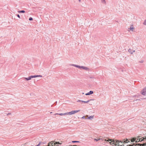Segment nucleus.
<instances>
[{
    "label": "nucleus",
    "mask_w": 146,
    "mask_h": 146,
    "mask_svg": "<svg viewBox=\"0 0 146 146\" xmlns=\"http://www.w3.org/2000/svg\"><path fill=\"white\" fill-rule=\"evenodd\" d=\"M128 140V139H126L125 141V139H123V141H119L117 140H115V141L114 140H113L112 141H111V142H110L111 144H114L115 146H116L117 145V146H122L123 145V143H126L127 141Z\"/></svg>",
    "instance_id": "1"
},
{
    "label": "nucleus",
    "mask_w": 146,
    "mask_h": 146,
    "mask_svg": "<svg viewBox=\"0 0 146 146\" xmlns=\"http://www.w3.org/2000/svg\"><path fill=\"white\" fill-rule=\"evenodd\" d=\"M94 140L96 141H98L100 140L102 141H107L109 142V141H111V139H108L107 140L106 139H105L104 138H97V139H94Z\"/></svg>",
    "instance_id": "2"
},
{
    "label": "nucleus",
    "mask_w": 146,
    "mask_h": 146,
    "mask_svg": "<svg viewBox=\"0 0 146 146\" xmlns=\"http://www.w3.org/2000/svg\"><path fill=\"white\" fill-rule=\"evenodd\" d=\"M139 145L140 146H144L146 145V143H144L142 144H139V143H137L136 144H133L132 145H127V146H138Z\"/></svg>",
    "instance_id": "3"
},
{
    "label": "nucleus",
    "mask_w": 146,
    "mask_h": 146,
    "mask_svg": "<svg viewBox=\"0 0 146 146\" xmlns=\"http://www.w3.org/2000/svg\"><path fill=\"white\" fill-rule=\"evenodd\" d=\"M80 111V110L72 111L70 112H67L68 115H71L74 114Z\"/></svg>",
    "instance_id": "4"
},
{
    "label": "nucleus",
    "mask_w": 146,
    "mask_h": 146,
    "mask_svg": "<svg viewBox=\"0 0 146 146\" xmlns=\"http://www.w3.org/2000/svg\"><path fill=\"white\" fill-rule=\"evenodd\" d=\"M138 137V138H139V137ZM146 140V137H145V138H144V137L143 138V139H141V138H139V139H136V141H135L136 142H139V141L140 142H141V141H145V140Z\"/></svg>",
    "instance_id": "5"
},
{
    "label": "nucleus",
    "mask_w": 146,
    "mask_h": 146,
    "mask_svg": "<svg viewBox=\"0 0 146 146\" xmlns=\"http://www.w3.org/2000/svg\"><path fill=\"white\" fill-rule=\"evenodd\" d=\"M141 94L143 95L146 94V86L141 91Z\"/></svg>",
    "instance_id": "6"
},
{
    "label": "nucleus",
    "mask_w": 146,
    "mask_h": 146,
    "mask_svg": "<svg viewBox=\"0 0 146 146\" xmlns=\"http://www.w3.org/2000/svg\"><path fill=\"white\" fill-rule=\"evenodd\" d=\"M68 115L67 112L65 113H55L54 114V115Z\"/></svg>",
    "instance_id": "7"
},
{
    "label": "nucleus",
    "mask_w": 146,
    "mask_h": 146,
    "mask_svg": "<svg viewBox=\"0 0 146 146\" xmlns=\"http://www.w3.org/2000/svg\"><path fill=\"white\" fill-rule=\"evenodd\" d=\"M42 77V76L41 75H35L34 76H31V77H32V78H36V77Z\"/></svg>",
    "instance_id": "8"
},
{
    "label": "nucleus",
    "mask_w": 146,
    "mask_h": 146,
    "mask_svg": "<svg viewBox=\"0 0 146 146\" xmlns=\"http://www.w3.org/2000/svg\"><path fill=\"white\" fill-rule=\"evenodd\" d=\"M54 141H51V142L49 143H48V146H53V145H54Z\"/></svg>",
    "instance_id": "9"
},
{
    "label": "nucleus",
    "mask_w": 146,
    "mask_h": 146,
    "mask_svg": "<svg viewBox=\"0 0 146 146\" xmlns=\"http://www.w3.org/2000/svg\"><path fill=\"white\" fill-rule=\"evenodd\" d=\"M94 93V92L93 91H90L88 93L86 94L85 95H90V94H92Z\"/></svg>",
    "instance_id": "10"
},
{
    "label": "nucleus",
    "mask_w": 146,
    "mask_h": 146,
    "mask_svg": "<svg viewBox=\"0 0 146 146\" xmlns=\"http://www.w3.org/2000/svg\"><path fill=\"white\" fill-rule=\"evenodd\" d=\"M31 78H32V77H31V76H29L28 78H24V79H25L27 80H30Z\"/></svg>",
    "instance_id": "11"
},
{
    "label": "nucleus",
    "mask_w": 146,
    "mask_h": 146,
    "mask_svg": "<svg viewBox=\"0 0 146 146\" xmlns=\"http://www.w3.org/2000/svg\"><path fill=\"white\" fill-rule=\"evenodd\" d=\"M94 100L90 99V100H88L87 101H82V102H83V103H88L89 102H90V101H91V100Z\"/></svg>",
    "instance_id": "12"
},
{
    "label": "nucleus",
    "mask_w": 146,
    "mask_h": 146,
    "mask_svg": "<svg viewBox=\"0 0 146 146\" xmlns=\"http://www.w3.org/2000/svg\"><path fill=\"white\" fill-rule=\"evenodd\" d=\"M128 51L131 54H132L133 53V52H135V50H133L132 51V50L130 49H129L128 50Z\"/></svg>",
    "instance_id": "13"
},
{
    "label": "nucleus",
    "mask_w": 146,
    "mask_h": 146,
    "mask_svg": "<svg viewBox=\"0 0 146 146\" xmlns=\"http://www.w3.org/2000/svg\"><path fill=\"white\" fill-rule=\"evenodd\" d=\"M86 117H88V119H93L94 117V116H91L89 117H88V115H86Z\"/></svg>",
    "instance_id": "14"
},
{
    "label": "nucleus",
    "mask_w": 146,
    "mask_h": 146,
    "mask_svg": "<svg viewBox=\"0 0 146 146\" xmlns=\"http://www.w3.org/2000/svg\"><path fill=\"white\" fill-rule=\"evenodd\" d=\"M129 29H130L132 31H133V30L134 29V28H133V25H131V26L130 27V28Z\"/></svg>",
    "instance_id": "15"
},
{
    "label": "nucleus",
    "mask_w": 146,
    "mask_h": 146,
    "mask_svg": "<svg viewBox=\"0 0 146 146\" xmlns=\"http://www.w3.org/2000/svg\"><path fill=\"white\" fill-rule=\"evenodd\" d=\"M84 66H78L77 65V68H78L79 69H83Z\"/></svg>",
    "instance_id": "16"
},
{
    "label": "nucleus",
    "mask_w": 146,
    "mask_h": 146,
    "mask_svg": "<svg viewBox=\"0 0 146 146\" xmlns=\"http://www.w3.org/2000/svg\"><path fill=\"white\" fill-rule=\"evenodd\" d=\"M83 69L85 70H89V69L88 68H87V67H86L85 66H84Z\"/></svg>",
    "instance_id": "17"
},
{
    "label": "nucleus",
    "mask_w": 146,
    "mask_h": 146,
    "mask_svg": "<svg viewBox=\"0 0 146 146\" xmlns=\"http://www.w3.org/2000/svg\"><path fill=\"white\" fill-rule=\"evenodd\" d=\"M54 145L55 146V145H56V144H61V143H60L59 142H55V141H54Z\"/></svg>",
    "instance_id": "18"
},
{
    "label": "nucleus",
    "mask_w": 146,
    "mask_h": 146,
    "mask_svg": "<svg viewBox=\"0 0 146 146\" xmlns=\"http://www.w3.org/2000/svg\"><path fill=\"white\" fill-rule=\"evenodd\" d=\"M70 66H74L75 67H77V65H76V64H70Z\"/></svg>",
    "instance_id": "19"
},
{
    "label": "nucleus",
    "mask_w": 146,
    "mask_h": 146,
    "mask_svg": "<svg viewBox=\"0 0 146 146\" xmlns=\"http://www.w3.org/2000/svg\"><path fill=\"white\" fill-rule=\"evenodd\" d=\"M18 12L19 13H24L25 12V11L24 10H22L21 11H18Z\"/></svg>",
    "instance_id": "20"
},
{
    "label": "nucleus",
    "mask_w": 146,
    "mask_h": 146,
    "mask_svg": "<svg viewBox=\"0 0 146 146\" xmlns=\"http://www.w3.org/2000/svg\"><path fill=\"white\" fill-rule=\"evenodd\" d=\"M136 138H133L131 139V141L132 142H133L135 141H136Z\"/></svg>",
    "instance_id": "21"
},
{
    "label": "nucleus",
    "mask_w": 146,
    "mask_h": 146,
    "mask_svg": "<svg viewBox=\"0 0 146 146\" xmlns=\"http://www.w3.org/2000/svg\"><path fill=\"white\" fill-rule=\"evenodd\" d=\"M82 101H83V100H77V102H80V103H81V104H82L83 102H82Z\"/></svg>",
    "instance_id": "22"
},
{
    "label": "nucleus",
    "mask_w": 146,
    "mask_h": 146,
    "mask_svg": "<svg viewBox=\"0 0 146 146\" xmlns=\"http://www.w3.org/2000/svg\"><path fill=\"white\" fill-rule=\"evenodd\" d=\"M101 2L104 4H105L106 3V2L105 0H101Z\"/></svg>",
    "instance_id": "23"
},
{
    "label": "nucleus",
    "mask_w": 146,
    "mask_h": 146,
    "mask_svg": "<svg viewBox=\"0 0 146 146\" xmlns=\"http://www.w3.org/2000/svg\"><path fill=\"white\" fill-rule=\"evenodd\" d=\"M143 24L144 25H146V19L145 20L143 23Z\"/></svg>",
    "instance_id": "24"
},
{
    "label": "nucleus",
    "mask_w": 146,
    "mask_h": 146,
    "mask_svg": "<svg viewBox=\"0 0 146 146\" xmlns=\"http://www.w3.org/2000/svg\"><path fill=\"white\" fill-rule=\"evenodd\" d=\"M72 143H76V142H79V141H72Z\"/></svg>",
    "instance_id": "25"
},
{
    "label": "nucleus",
    "mask_w": 146,
    "mask_h": 146,
    "mask_svg": "<svg viewBox=\"0 0 146 146\" xmlns=\"http://www.w3.org/2000/svg\"><path fill=\"white\" fill-rule=\"evenodd\" d=\"M29 21H32L33 20V19L32 17H30L29 19Z\"/></svg>",
    "instance_id": "26"
},
{
    "label": "nucleus",
    "mask_w": 146,
    "mask_h": 146,
    "mask_svg": "<svg viewBox=\"0 0 146 146\" xmlns=\"http://www.w3.org/2000/svg\"><path fill=\"white\" fill-rule=\"evenodd\" d=\"M17 17L19 18H20V17L19 15L18 14L17 15Z\"/></svg>",
    "instance_id": "27"
},
{
    "label": "nucleus",
    "mask_w": 146,
    "mask_h": 146,
    "mask_svg": "<svg viewBox=\"0 0 146 146\" xmlns=\"http://www.w3.org/2000/svg\"><path fill=\"white\" fill-rule=\"evenodd\" d=\"M89 78H94V77L92 76H90Z\"/></svg>",
    "instance_id": "28"
},
{
    "label": "nucleus",
    "mask_w": 146,
    "mask_h": 146,
    "mask_svg": "<svg viewBox=\"0 0 146 146\" xmlns=\"http://www.w3.org/2000/svg\"><path fill=\"white\" fill-rule=\"evenodd\" d=\"M82 118H83V119H85V116H83L82 117Z\"/></svg>",
    "instance_id": "29"
},
{
    "label": "nucleus",
    "mask_w": 146,
    "mask_h": 146,
    "mask_svg": "<svg viewBox=\"0 0 146 146\" xmlns=\"http://www.w3.org/2000/svg\"><path fill=\"white\" fill-rule=\"evenodd\" d=\"M143 62V60H141V62H141V63H142Z\"/></svg>",
    "instance_id": "30"
},
{
    "label": "nucleus",
    "mask_w": 146,
    "mask_h": 146,
    "mask_svg": "<svg viewBox=\"0 0 146 146\" xmlns=\"http://www.w3.org/2000/svg\"><path fill=\"white\" fill-rule=\"evenodd\" d=\"M11 114V113H8V114H7V115H10Z\"/></svg>",
    "instance_id": "31"
},
{
    "label": "nucleus",
    "mask_w": 146,
    "mask_h": 146,
    "mask_svg": "<svg viewBox=\"0 0 146 146\" xmlns=\"http://www.w3.org/2000/svg\"><path fill=\"white\" fill-rule=\"evenodd\" d=\"M78 1H79V2H80L81 1V0H78Z\"/></svg>",
    "instance_id": "32"
},
{
    "label": "nucleus",
    "mask_w": 146,
    "mask_h": 146,
    "mask_svg": "<svg viewBox=\"0 0 146 146\" xmlns=\"http://www.w3.org/2000/svg\"><path fill=\"white\" fill-rule=\"evenodd\" d=\"M136 100V101H137V100H139V101H140V99H137V100Z\"/></svg>",
    "instance_id": "33"
},
{
    "label": "nucleus",
    "mask_w": 146,
    "mask_h": 146,
    "mask_svg": "<svg viewBox=\"0 0 146 146\" xmlns=\"http://www.w3.org/2000/svg\"><path fill=\"white\" fill-rule=\"evenodd\" d=\"M72 146H77L75 145H72Z\"/></svg>",
    "instance_id": "34"
},
{
    "label": "nucleus",
    "mask_w": 146,
    "mask_h": 146,
    "mask_svg": "<svg viewBox=\"0 0 146 146\" xmlns=\"http://www.w3.org/2000/svg\"><path fill=\"white\" fill-rule=\"evenodd\" d=\"M146 99V98H143V99Z\"/></svg>",
    "instance_id": "35"
},
{
    "label": "nucleus",
    "mask_w": 146,
    "mask_h": 146,
    "mask_svg": "<svg viewBox=\"0 0 146 146\" xmlns=\"http://www.w3.org/2000/svg\"><path fill=\"white\" fill-rule=\"evenodd\" d=\"M50 113H52V112H51Z\"/></svg>",
    "instance_id": "36"
},
{
    "label": "nucleus",
    "mask_w": 146,
    "mask_h": 146,
    "mask_svg": "<svg viewBox=\"0 0 146 146\" xmlns=\"http://www.w3.org/2000/svg\"><path fill=\"white\" fill-rule=\"evenodd\" d=\"M82 94H84V93H82Z\"/></svg>",
    "instance_id": "37"
},
{
    "label": "nucleus",
    "mask_w": 146,
    "mask_h": 146,
    "mask_svg": "<svg viewBox=\"0 0 146 146\" xmlns=\"http://www.w3.org/2000/svg\"><path fill=\"white\" fill-rule=\"evenodd\" d=\"M72 146V145H70V146Z\"/></svg>",
    "instance_id": "38"
}]
</instances>
